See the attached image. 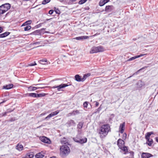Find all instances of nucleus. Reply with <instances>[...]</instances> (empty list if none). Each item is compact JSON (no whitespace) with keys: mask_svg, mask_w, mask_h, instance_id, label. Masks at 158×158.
<instances>
[{"mask_svg":"<svg viewBox=\"0 0 158 158\" xmlns=\"http://www.w3.org/2000/svg\"><path fill=\"white\" fill-rule=\"evenodd\" d=\"M111 131L110 126L109 124H104L102 125L99 130V134L101 138H104Z\"/></svg>","mask_w":158,"mask_h":158,"instance_id":"f257e3e1","label":"nucleus"},{"mask_svg":"<svg viewBox=\"0 0 158 158\" xmlns=\"http://www.w3.org/2000/svg\"><path fill=\"white\" fill-rule=\"evenodd\" d=\"M73 140L75 142L81 144L86 143L87 139L85 137H82L80 134H77L76 137L73 138Z\"/></svg>","mask_w":158,"mask_h":158,"instance_id":"f03ea898","label":"nucleus"},{"mask_svg":"<svg viewBox=\"0 0 158 158\" xmlns=\"http://www.w3.org/2000/svg\"><path fill=\"white\" fill-rule=\"evenodd\" d=\"M105 50L104 47L101 46L97 47L94 46L91 48L89 53L90 54L97 53L99 52H102Z\"/></svg>","mask_w":158,"mask_h":158,"instance_id":"7ed1b4c3","label":"nucleus"},{"mask_svg":"<svg viewBox=\"0 0 158 158\" xmlns=\"http://www.w3.org/2000/svg\"><path fill=\"white\" fill-rule=\"evenodd\" d=\"M60 155L62 156L68 155L70 152L69 148L66 145H63L60 147Z\"/></svg>","mask_w":158,"mask_h":158,"instance_id":"20e7f679","label":"nucleus"},{"mask_svg":"<svg viewBox=\"0 0 158 158\" xmlns=\"http://www.w3.org/2000/svg\"><path fill=\"white\" fill-rule=\"evenodd\" d=\"M10 7V5L8 3L2 5L0 6V13L3 14L9 10Z\"/></svg>","mask_w":158,"mask_h":158,"instance_id":"39448f33","label":"nucleus"},{"mask_svg":"<svg viewBox=\"0 0 158 158\" xmlns=\"http://www.w3.org/2000/svg\"><path fill=\"white\" fill-rule=\"evenodd\" d=\"M153 134V132L152 131L148 132L145 135V138L147 140L146 144L150 146H151L152 144L151 141H149L150 137L151 135Z\"/></svg>","mask_w":158,"mask_h":158,"instance_id":"423d86ee","label":"nucleus"},{"mask_svg":"<svg viewBox=\"0 0 158 158\" xmlns=\"http://www.w3.org/2000/svg\"><path fill=\"white\" fill-rule=\"evenodd\" d=\"M69 85L67 84H62L59 85H55L52 87V89L57 88L58 91H59L61 90V89L64 88Z\"/></svg>","mask_w":158,"mask_h":158,"instance_id":"0eeeda50","label":"nucleus"},{"mask_svg":"<svg viewBox=\"0 0 158 158\" xmlns=\"http://www.w3.org/2000/svg\"><path fill=\"white\" fill-rule=\"evenodd\" d=\"M59 112V110H57L49 114L46 117L44 118V120H48L50 118L55 116Z\"/></svg>","mask_w":158,"mask_h":158,"instance_id":"6e6552de","label":"nucleus"},{"mask_svg":"<svg viewBox=\"0 0 158 158\" xmlns=\"http://www.w3.org/2000/svg\"><path fill=\"white\" fill-rule=\"evenodd\" d=\"M125 122L120 124L119 128V132L121 134L123 133L125 128Z\"/></svg>","mask_w":158,"mask_h":158,"instance_id":"1a4fd4ad","label":"nucleus"},{"mask_svg":"<svg viewBox=\"0 0 158 158\" xmlns=\"http://www.w3.org/2000/svg\"><path fill=\"white\" fill-rule=\"evenodd\" d=\"M125 142L121 139H118L117 142V145L119 148H121L124 145Z\"/></svg>","mask_w":158,"mask_h":158,"instance_id":"9d476101","label":"nucleus"},{"mask_svg":"<svg viewBox=\"0 0 158 158\" xmlns=\"http://www.w3.org/2000/svg\"><path fill=\"white\" fill-rule=\"evenodd\" d=\"M40 139L41 141L45 143L49 144L51 143V141L50 139L44 136L40 137Z\"/></svg>","mask_w":158,"mask_h":158,"instance_id":"9b49d317","label":"nucleus"},{"mask_svg":"<svg viewBox=\"0 0 158 158\" xmlns=\"http://www.w3.org/2000/svg\"><path fill=\"white\" fill-rule=\"evenodd\" d=\"M67 126L69 127H70L72 126H75L76 123L73 120H68L66 123Z\"/></svg>","mask_w":158,"mask_h":158,"instance_id":"f8f14e48","label":"nucleus"},{"mask_svg":"<svg viewBox=\"0 0 158 158\" xmlns=\"http://www.w3.org/2000/svg\"><path fill=\"white\" fill-rule=\"evenodd\" d=\"M45 29L42 28L40 30H36L32 33H31L30 34L31 35H41L42 33V31L43 30Z\"/></svg>","mask_w":158,"mask_h":158,"instance_id":"ddd939ff","label":"nucleus"},{"mask_svg":"<svg viewBox=\"0 0 158 158\" xmlns=\"http://www.w3.org/2000/svg\"><path fill=\"white\" fill-rule=\"evenodd\" d=\"M152 156L153 155L149 153L143 152L141 155V158H149Z\"/></svg>","mask_w":158,"mask_h":158,"instance_id":"4468645a","label":"nucleus"},{"mask_svg":"<svg viewBox=\"0 0 158 158\" xmlns=\"http://www.w3.org/2000/svg\"><path fill=\"white\" fill-rule=\"evenodd\" d=\"M89 36H82L76 37L75 39L77 40H82L89 38Z\"/></svg>","mask_w":158,"mask_h":158,"instance_id":"2eb2a0df","label":"nucleus"},{"mask_svg":"<svg viewBox=\"0 0 158 158\" xmlns=\"http://www.w3.org/2000/svg\"><path fill=\"white\" fill-rule=\"evenodd\" d=\"M146 55V54H141L140 55H139L136 56L132 57L130 58V59H129L128 60V61H131V60H134L137 58L142 56H144Z\"/></svg>","mask_w":158,"mask_h":158,"instance_id":"dca6fc26","label":"nucleus"},{"mask_svg":"<svg viewBox=\"0 0 158 158\" xmlns=\"http://www.w3.org/2000/svg\"><path fill=\"white\" fill-rule=\"evenodd\" d=\"M25 156L26 158H33L34 156V153L33 152L28 153Z\"/></svg>","mask_w":158,"mask_h":158,"instance_id":"f3484780","label":"nucleus"},{"mask_svg":"<svg viewBox=\"0 0 158 158\" xmlns=\"http://www.w3.org/2000/svg\"><path fill=\"white\" fill-rule=\"evenodd\" d=\"M16 148L19 151H21L23 149V146L22 144L19 143L16 146Z\"/></svg>","mask_w":158,"mask_h":158,"instance_id":"a211bd4d","label":"nucleus"},{"mask_svg":"<svg viewBox=\"0 0 158 158\" xmlns=\"http://www.w3.org/2000/svg\"><path fill=\"white\" fill-rule=\"evenodd\" d=\"M75 79L78 82L82 81L81 77L78 74L76 75L75 76Z\"/></svg>","mask_w":158,"mask_h":158,"instance_id":"6ab92c4d","label":"nucleus"},{"mask_svg":"<svg viewBox=\"0 0 158 158\" xmlns=\"http://www.w3.org/2000/svg\"><path fill=\"white\" fill-rule=\"evenodd\" d=\"M13 84H10L6 85L5 86H4L3 88L6 89H9L12 88L13 87Z\"/></svg>","mask_w":158,"mask_h":158,"instance_id":"aec40b11","label":"nucleus"},{"mask_svg":"<svg viewBox=\"0 0 158 158\" xmlns=\"http://www.w3.org/2000/svg\"><path fill=\"white\" fill-rule=\"evenodd\" d=\"M109 1L110 0H103V1H100L99 3V5L100 6H102Z\"/></svg>","mask_w":158,"mask_h":158,"instance_id":"412c9836","label":"nucleus"},{"mask_svg":"<svg viewBox=\"0 0 158 158\" xmlns=\"http://www.w3.org/2000/svg\"><path fill=\"white\" fill-rule=\"evenodd\" d=\"M80 113L79 111L78 110H74L69 113L71 115H75L76 114H79Z\"/></svg>","mask_w":158,"mask_h":158,"instance_id":"4be33fe9","label":"nucleus"},{"mask_svg":"<svg viewBox=\"0 0 158 158\" xmlns=\"http://www.w3.org/2000/svg\"><path fill=\"white\" fill-rule=\"evenodd\" d=\"M44 156L42 153L41 152H39L36 154L35 157L36 158H42Z\"/></svg>","mask_w":158,"mask_h":158,"instance_id":"5701e85b","label":"nucleus"},{"mask_svg":"<svg viewBox=\"0 0 158 158\" xmlns=\"http://www.w3.org/2000/svg\"><path fill=\"white\" fill-rule=\"evenodd\" d=\"M84 124L83 122H79L77 126V128L79 129H81Z\"/></svg>","mask_w":158,"mask_h":158,"instance_id":"b1692460","label":"nucleus"},{"mask_svg":"<svg viewBox=\"0 0 158 158\" xmlns=\"http://www.w3.org/2000/svg\"><path fill=\"white\" fill-rule=\"evenodd\" d=\"M120 148L125 152V154H126L128 152L127 147L124 145Z\"/></svg>","mask_w":158,"mask_h":158,"instance_id":"393cba45","label":"nucleus"},{"mask_svg":"<svg viewBox=\"0 0 158 158\" xmlns=\"http://www.w3.org/2000/svg\"><path fill=\"white\" fill-rule=\"evenodd\" d=\"M90 75V73H87L86 74H85L82 78V81H84L87 77L89 76Z\"/></svg>","mask_w":158,"mask_h":158,"instance_id":"a878e982","label":"nucleus"},{"mask_svg":"<svg viewBox=\"0 0 158 158\" xmlns=\"http://www.w3.org/2000/svg\"><path fill=\"white\" fill-rule=\"evenodd\" d=\"M111 6H107L105 8V11H110L111 10Z\"/></svg>","mask_w":158,"mask_h":158,"instance_id":"bb28decb","label":"nucleus"},{"mask_svg":"<svg viewBox=\"0 0 158 158\" xmlns=\"http://www.w3.org/2000/svg\"><path fill=\"white\" fill-rule=\"evenodd\" d=\"M46 94L44 93L37 94L36 98L44 97L45 96Z\"/></svg>","mask_w":158,"mask_h":158,"instance_id":"cd10ccee","label":"nucleus"},{"mask_svg":"<svg viewBox=\"0 0 158 158\" xmlns=\"http://www.w3.org/2000/svg\"><path fill=\"white\" fill-rule=\"evenodd\" d=\"M37 94L35 93H31L28 94L29 96L34 98H36Z\"/></svg>","mask_w":158,"mask_h":158,"instance_id":"c85d7f7f","label":"nucleus"},{"mask_svg":"<svg viewBox=\"0 0 158 158\" xmlns=\"http://www.w3.org/2000/svg\"><path fill=\"white\" fill-rule=\"evenodd\" d=\"M28 89L30 91H34L37 89V88L36 87L30 86L28 87Z\"/></svg>","mask_w":158,"mask_h":158,"instance_id":"c756f323","label":"nucleus"},{"mask_svg":"<svg viewBox=\"0 0 158 158\" xmlns=\"http://www.w3.org/2000/svg\"><path fill=\"white\" fill-rule=\"evenodd\" d=\"M10 34V32L8 31H6L3 33H2L4 37H6L8 36Z\"/></svg>","mask_w":158,"mask_h":158,"instance_id":"7c9ffc66","label":"nucleus"},{"mask_svg":"<svg viewBox=\"0 0 158 158\" xmlns=\"http://www.w3.org/2000/svg\"><path fill=\"white\" fill-rule=\"evenodd\" d=\"M89 103L88 102L85 101L83 104V106L84 108H87Z\"/></svg>","mask_w":158,"mask_h":158,"instance_id":"2f4dec72","label":"nucleus"},{"mask_svg":"<svg viewBox=\"0 0 158 158\" xmlns=\"http://www.w3.org/2000/svg\"><path fill=\"white\" fill-rule=\"evenodd\" d=\"M31 28V27L29 25H27L24 28L25 31H27L30 30Z\"/></svg>","mask_w":158,"mask_h":158,"instance_id":"473e14b6","label":"nucleus"},{"mask_svg":"<svg viewBox=\"0 0 158 158\" xmlns=\"http://www.w3.org/2000/svg\"><path fill=\"white\" fill-rule=\"evenodd\" d=\"M54 10L56 13L57 14H60V11L58 8L56 7L54 8Z\"/></svg>","mask_w":158,"mask_h":158,"instance_id":"72a5a7b5","label":"nucleus"},{"mask_svg":"<svg viewBox=\"0 0 158 158\" xmlns=\"http://www.w3.org/2000/svg\"><path fill=\"white\" fill-rule=\"evenodd\" d=\"M51 0H44L42 4L43 5H45L49 2Z\"/></svg>","mask_w":158,"mask_h":158,"instance_id":"f704fd0d","label":"nucleus"},{"mask_svg":"<svg viewBox=\"0 0 158 158\" xmlns=\"http://www.w3.org/2000/svg\"><path fill=\"white\" fill-rule=\"evenodd\" d=\"M130 156L131 157H129L128 158H134V152L133 151H131L130 152Z\"/></svg>","mask_w":158,"mask_h":158,"instance_id":"c9c22d12","label":"nucleus"},{"mask_svg":"<svg viewBox=\"0 0 158 158\" xmlns=\"http://www.w3.org/2000/svg\"><path fill=\"white\" fill-rule=\"evenodd\" d=\"M32 23V21L31 20H29L27 21L26 22H25V25H28Z\"/></svg>","mask_w":158,"mask_h":158,"instance_id":"e433bc0d","label":"nucleus"},{"mask_svg":"<svg viewBox=\"0 0 158 158\" xmlns=\"http://www.w3.org/2000/svg\"><path fill=\"white\" fill-rule=\"evenodd\" d=\"M87 0H81L79 1L78 3L80 4H82L85 3Z\"/></svg>","mask_w":158,"mask_h":158,"instance_id":"4c0bfd02","label":"nucleus"},{"mask_svg":"<svg viewBox=\"0 0 158 158\" xmlns=\"http://www.w3.org/2000/svg\"><path fill=\"white\" fill-rule=\"evenodd\" d=\"M65 138H64L62 139L61 141V143L62 144H67V143H68L67 142H66L65 141H64V139H65Z\"/></svg>","mask_w":158,"mask_h":158,"instance_id":"58836bf2","label":"nucleus"},{"mask_svg":"<svg viewBox=\"0 0 158 158\" xmlns=\"http://www.w3.org/2000/svg\"><path fill=\"white\" fill-rule=\"evenodd\" d=\"M127 136L126 133H124L123 135L122 139L124 140L126 139L127 138Z\"/></svg>","mask_w":158,"mask_h":158,"instance_id":"ea45409f","label":"nucleus"},{"mask_svg":"<svg viewBox=\"0 0 158 158\" xmlns=\"http://www.w3.org/2000/svg\"><path fill=\"white\" fill-rule=\"evenodd\" d=\"M16 120V119L15 117L11 118H10L8 121V122H13Z\"/></svg>","mask_w":158,"mask_h":158,"instance_id":"a19ab883","label":"nucleus"},{"mask_svg":"<svg viewBox=\"0 0 158 158\" xmlns=\"http://www.w3.org/2000/svg\"><path fill=\"white\" fill-rule=\"evenodd\" d=\"M7 114V112H6V111L3 113H2V114H0V117H2L4 116H5Z\"/></svg>","mask_w":158,"mask_h":158,"instance_id":"79ce46f5","label":"nucleus"},{"mask_svg":"<svg viewBox=\"0 0 158 158\" xmlns=\"http://www.w3.org/2000/svg\"><path fill=\"white\" fill-rule=\"evenodd\" d=\"M47 62V60L46 59H41V60H40V61H39V62L41 64H42V63H41V62Z\"/></svg>","mask_w":158,"mask_h":158,"instance_id":"37998d69","label":"nucleus"},{"mask_svg":"<svg viewBox=\"0 0 158 158\" xmlns=\"http://www.w3.org/2000/svg\"><path fill=\"white\" fill-rule=\"evenodd\" d=\"M102 107H101V106H100L98 107L97 109V111H96V112H99L100 110H102Z\"/></svg>","mask_w":158,"mask_h":158,"instance_id":"c03bdc74","label":"nucleus"},{"mask_svg":"<svg viewBox=\"0 0 158 158\" xmlns=\"http://www.w3.org/2000/svg\"><path fill=\"white\" fill-rule=\"evenodd\" d=\"M54 12V10H49L48 13L50 15H52Z\"/></svg>","mask_w":158,"mask_h":158,"instance_id":"a18cd8bd","label":"nucleus"},{"mask_svg":"<svg viewBox=\"0 0 158 158\" xmlns=\"http://www.w3.org/2000/svg\"><path fill=\"white\" fill-rule=\"evenodd\" d=\"M141 83H142V82L141 81H139L137 83L138 85L139 84V87H141L142 86V85L141 84Z\"/></svg>","mask_w":158,"mask_h":158,"instance_id":"49530a36","label":"nucleus"},{"mask_svg":"<svg viewBox=\"0 0 158 158\" xmlns=\"http://www.w3.org/2000/svg\"><path fill=\"white\" fill-rule=\"evenodd\" d=\"M36 64L35 62H34V63H32L30 64V65L31 66H33L35 65Z\"/></svg>","mask_w":158,"mask_h":158,"instance_id":"de8ad7c7","label":"nucleus"},{"mask_svg":"<svg viewBox=\"0 0 158 158\" xmlns=\"http://www.w3.org/2000/svg\"><path fill=\"white\" fill-rule=\"evenodd\" d=\"M94 102H95V106L97 107L99 105V103L97 101H95Z\"/></svg>","mask_w":158,"mask_h":158,"instance_id":"09e8293b","label":"nucleus"},{"mask_svg":"<svg viewBox=\"0 0 158 158\" xmlns=\"http://www.w3.org/2000/svg\"><path fill=\"white\" fill-rule=\"evenodd\" d=\"M42 24H43V23H40L39 24H38L36 26V27L37 28H39V27H40L41 26V25H42Z\"/></svg>","mask_w":158,"mask_h":158,"instance_id":"8fccbe9b","label":"nucleus"},{"mask_svg":"<svg viewBox=\"0 0 158 158\" xmlns=\"http://www.w3.org/2000/svg\"><path fill=\"white\" fill-rule=\"evenodd\" d=\"M40 42H36L32 43L33 45H35L37 44H40Z\"/></svg>","mask_w":158,"mask_h":158,"instance_id":"3c124183","label":"nucleus"},{"mask_svg":"<svg viewBox=\"0 0 158 158\" xmlns=\"http://www.w3.org/2000/svg\"><path fill=\"white\" fill-rule=\"evenodd\" d=\"M13 111V110H11L10 109H8L7 110V111H6L7 112V113H10L12 112Z\"/></svg>","mask_w":158,"mask_h":158,"instance_id":"603ef678","label":"nucleus"},{"mask_svg":"<svg viewBox=\"0 0 158 158\" xmlns=\"http://www.w3.org/2000/svg\"><path fill=\"white\" fill-rule=\"evenodd\" d=\"M81 129H79L78 130V134H80L81 135Z\"/></svg>","mask_w":158,"mask_h":158,"instance_id":"864d4df0","label":"nucleus"},{"mask_svg":"<svg viewBox=\"0 0 158 158\" xmlns=\"http://www.w3.org/2000/svg\"><path fill=\"white\" fill-rule=\"evenodd\" d=\"M77 0H69V2L70 3H73L75 1H76Z\"/></svg>","mask_w":158,"mask_h":158,"instance_id":"5fc2aeb1","label":"nucleus"},{"mask_svg":"<svg viewBox=\"0 0 158 158\" xmlns=\"http://www.w3.org/2000/svg\"><path fill=\"white\" fill-rule=\"evenodd\" d=\"M36 87L37 88V89H40V88L43 89V88H44L45 87Z\"/></svg>","mask_w":158,"mask_h":158,"instance_id":"6e6d98bb","label":"nucleus"},{"mask_svg":"<svg viewBox=\"0 0 158 158\" xmlns=\"http://www.w3.org/2000/svg\"><path fill=\"white\" fill-rule=\"evenodd\" d=\"M3 31V28L0 27V33L2 32Z\"/></svg>","mask_w":158,"mask_h":158,"instance_id":"4d7b16f0","label":"nucleus"},{"mask_svg":"<svg viewBox=\"0 0 158 158\" xmlns=\"http://www.w3.org/2000/svg\"><path fill=\"white\" fill-rule=\"evenodd\" d=\"M6 100H3L2 102L0 103V105L2 103L5 102H6Z\"/></svg>","mask_w":158,"mask_h":158,"instance_id":"13d9d810","label":"nucleus"},{"mask_svg":"<svg viewBox=\"0 0 158 158\" xmlns=\"http://www.w3.org/2000/svg\"><path fill=\"white\" fill-rule=\"evenodd\" d=\"M149 141H151V142L152 144L153 143V140L152 139H150V138Z\"/></svg>","mask_w":158,"mask_h":158,"instance_id":"bf43d9fd","label":"nucleus"},{"mask_svg":"<svg viewBox=\"0 0 158 158\" xmlns=\"http://www.w3.org/2000/svg\"><path fill=\"white\" fill-rule=\"evenodd\" d=\"M0 38H4L2 34H0Z\"/></svg>","mask_w":158,"mask_h":158,"instance_id":"052dcab7","label":"nucleus"},{"mask_svg":"<svg viewBox=\"0 0 158 158\" xmlns=\"http://www.w3.org/2000/svg\"><path fill=\"white\" fill-rule=\"evenodd\" d=\"M156 141L158 143V137H156Z\"/></svg>","mask_w":158,"mask_h":158,"instance_id":"680f3d73","label":"nucleus"},{"mask_svg":"<svg viewBox=\"0 0 158 158\" xmlns=\"http://www.w3.org/2000/svg\"><path fill=\"white\" fill-rule=\"evenodd\" d=\"M44 85V84H36V85Z\"/></svg>","mask_w":158,"mask_h":158,"instance_id":"e2e57ef3","label":"nucleus"},{"mask_svg":"<svg viewBox=\"0 0 158 158\" xmlns=\"http://www.w3.org/2000/svg\"><path fill=\"white\" fill-rule=\"evenodd\" d=\"M27 25H25V23H23L22 25V26H26Z\"/></svg>","mask_w":158,"mask_h":158,"instance_id":"0e129e2a","label":"nucleus"},{"mask_svg":"<svg viewBox=\"0 0 158 158\" xmlns=\"http://www.w3.org/2000/svg\"><path fill=\"white\" fill-rule=\"evenodd\" d=\"M50 158H55V157L54 156H53L52 157H51Z\"/></svg>","mask_w":158,"mask_h":158,"instance_id":"69168bd1","label":"nucleus"},{"mask_svg":"<svg viewBox=\"0 0 158 158\" xmlns=\"http://www.w3.org/2000/svg\"><path fill=\"white\" fill-rule=\"evenodd\" d=\"M49 20V19H46V20L48 21Z\"/></svg>","mask_w":158,"mask_h":158,"instance_id":"338daca9","label":"nucleus"},{"mask_svg":"<svg viewBox=\"0 0 158 158\" xmlns=\"http://www.w3.org/2000/svg\"><path fill=\"white\" fill-rule=\"evenodd\" d=\"M23 158H26V157H25V156L24 157H23Z\"/></svg>","mask_w":158,"mask_h":158,"instance_id":"774afa93","label":"nucleus"}]
</instances>
